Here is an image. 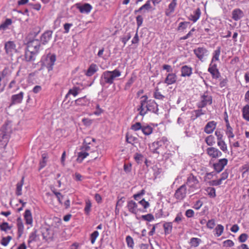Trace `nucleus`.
I'll list each match as a JSON object with an SVG mask.
<instances>
[{"label": "nucleus", "mask_w": 249, "mask_h": 249, "mask_svg": "<svg viewBox=\"0 0 249 249\" xmlns=\"http://www.w3.org/2000/svg\"><path fill=\"white\" fill-rule=\"evenodd\" d=\"M139 114L144 116L148 111L156 113L158 110V105L152 100H148L147 96H142L141 98L140 106L138 108Z\"/></svg>", "instance_id": "f257e3e1"}, {"label": "nucleus", "mask_w": 249, "mask_h": 249, "mask_svg": "<svg viewBox=\"0 0 249 249\" xmlns=\"http://www.w3.org/2000/svg\"><path fill=\"white\" fill-rule=\"evenodd\" d=\"M121 71L117 69H115L112 71H105L102 74L101 76V85L102 86H105L107 84H112L116 78L120 77L121 75Z\"/></svg>", "instance_id": "f03ea898"}, {"label": "nucleus", "mask_w": 249, "mask_h": 249, "mask_svg": "<svg viewBox=\"0 0 249 249\" xmlns=\"http://www.w3.org/2000/svg\"><path fill=\"white\" fill-rule=\"evenodd\" d=\"M186 186L188 187V192L192 193L200 188V183L196 177L192 174H190L187 178Z\"/></svg>", "instance_id": "7ed1b4c3"}, {"label": "nucleus", "mask_w": 249, "mask_h": 249, "mask_svg": "<svg viewBox=\"0 0 249 249\" xmlns=\"http://www.w3.org/2000/svg\"><path fill=\"white\" fill-rule=\"evenodd\" d=\"M167 142V138L162 137L157 141L153 142L149 145L150 151L153 153L161 154V149L164 146Z\"/></svg>", "instance_id": "20e7f679"}, {"label": "nucleus", "mask_w": 249, "mask_h": 249, "mask_svg": "<svg viewBox=\"0 0 249 249\" xmlns=\"http://www.w3.org/2000/svg\"><path fill=\"white\" fill-rule=\"evenodd\" d=\"M11 128L9 124H5L2 126L0 133V145L2 146L6 145L10 137Z\"/></svg>", "instance_id": "39448f33"}, {"label": "nucleus", "mask_w": 249, "mask_h": 249, "mask_svg": "<svg viewBox=\"0 0 249 249\" xmlns=\"http://www.w3.org/2000/svg\"><path fill=\"white\" fill-rule=\"evenodd\" d=\"M193 52L196 56L201 62H204L209 55V51L204 46H199L195 48Z\"/></svg>", "instance_id": "423d86ee"}, {"label": "nucleus", "mask_w": 249, "mask_h": 249, "mask_svg": "<svg viewBox=\"0 0 249 249\" xmlns=\"http://www.w3.org/2000/svg\"><path fill=\"white\" fill-rule=\"evenodd\" d=\"M213 102L212 96L207 91L205 92L200 97V101L197 103V106L201 108L208 105H211Z\"/></svg>", "instance_id": "0eeeda50"}, {"label": "nucleus", "mask_w": 249, "mask_h": 249, "mask_svg": "<svg viewBox=\"0 0 249 249\" xmlns=\"http://www.w3.org/2000/svg\"><path fill=\"white\" fill-rule=\"evenodd\" d=\"M206 152L211 159H218L222 156V153L220 150L213 146L208 147L206 149Z\"/></svg>", "instance_id": "6e6552de"}, {"label": "nucleus", "mask_w": 249, "mask_h": 249, "mask_svg": "<svg viewBox=\"0 0 249 249\" xmlns=\"http://www.w3.org/2000/svg\"><path fill=\"white\" fill-rule=\"evenodd\" d=\"M129 212L133 214H137L139 212H144L143 209L138 207V204L133 200L127 202L126 206Z\"/></svg>", "instance_id": "1a4fd4ad"}, {"label": "nucleus", "mask_w": 249, "mask_h": 249, "mask_svg": "<svg viewBox=\"0 0 249 249\" xmlns=\"http://www.w3.org/2000/svg\"><path fill=\"white\" fill-rule=\"evenodd\" d=\"M4 49L6 54L11 56L17 51L16 44L12 41H8L5 42Z\"/></svg>", "instance_id": "9d476101"}, {"label": "nucleus", "mask_w": 249, "mask_h": 249, "mask_svg": "<svg viewBox=\"0 0 249 249\" xmlns=\"http://www.w3.org/2000/svg\"><path fill=\"white\" fill-rule=\"evenodd\" d=\"M75 7L79 10V12L82 14H89L92 9V6L88 3L82 4L80 3H77L75 4Z\"/></svg>", "instance_id": "9b49d317"}, {"label": "nucleus", "mask_w": 249, "mask_h": 249, "mask_svg": "<svg viewBox=\"0 0 249 249\" xmlns=\"http://www.w3.org/2000/svg\"><path fill=\"white\" fill-rule=\"evenodd\" d=\"M208 71L211 73L213 79H218L220 76V72L217 69V65L215 63H210Z\"/></svg>", "instance_id": "f8f14e48"}, {"label": "nucleus", "mask_w": 249, "mask_h": 249, "mask_svg": "<svg viewBox=\"0 0 249 249\" xmlns=\"http://www.w3.org/2000/svg\"><path fill=\"white\" fill-rule=\"evenodd\" d=\"M186 186L185 184H183L176 190L175 196L178 200H182L186 196Z\"/></svg>", "instance_id": "ddd939ff"}, {"label": "nucleus", "mask_w": 249, "mask_h": 249, "mask_svg": "<svg viewBox=\"0 0 249 249\" xmlns=\"http://www.w3.org/2000/svg\"><path fill=\"white\" fill-rule=\"evenodd\" d=\"M41 232L43 238L46 241L52 239L55 232L51 228H43Z\"/></svg>", "instance_id": "4468645a"}, {"label": "nucleus", "mask_w": 249, "mask_h": 249, "mask_svg": "<svg viewBox=\"0 0 249 249\" xmlns=\"http://www.w3.org/2000/svg\"><path fill=\"white\" fill-rule=\"evenodd\" d=\"M228 160L226 158L219 160L217 162L213 164L214 170L218 173L222 171L224 167L227 164Z\"/></svg>", "instance_id": "2eb2a0df"}, {"label": "nucleus", "mask_w": 249, "mask_h": 249, "mask_svg": "<svg viewBox=\"0 0 249 249\" xmlns=\"http://www.w3.org/2000/svg\"><path fill=\"white\" fill-rule=\"evenodd\" d=\"M40 47V42L38 39H34L28 42L27 49L38 53Z\"/></svg>", "instance_id": "dca6fc26"}, {"label": "nucleus", "mask_w": 249, "mask_h": 249, "mask_svg": "<svg viewBox=\"0 0 249 249\" xmlns=\"http://www.w3.org/2000/svg\"><path fill=\"white\" fill-rule=\"evenodd\" d=\"M55 60V56L54 55H52L47 57L44 64L48 69V71L53 70Z\"/></svg>", "instance_id": "f3484780"}, {"label": "nucleus", "mask_w": 249, "mask_h": 249, "mask_svg": "<svg viewBox=\"0 0 249 249\" xmlns=\"http://www.w3.org/2000/svg\"><path fill=\"white\" fill-rule=\"evenodd\" d=\"M24 93L20 91L19 93L14 94L11 96V104L15 105L20 104L23 100Z\"/></svg>", "instance_id": "a211bd4d"}, {"label": "nucleus", "mask_w": 249, "mask_h": 249, "mask_svg": "<svg viewBox=\"0 0 249 249\" xmlns=\"http://www.w3.org/2000/svg\"><path fill=\"white\" fill-rule=\"evenodd\" d=\"M177 80V76L175 73H169L166 75L164 83L167 85L175 83Z\"/></svg>", "instance_id": "6ab92c4d"}, {"label": "nucleus", "mask_w": 249, "mask_h": 249, "mask_svg": "<svg viewBox=\"0 0 249 249\" xmlns=\"http://www.w3.org/2000/svg\"><path fill=\"white\" fill-rule=\"evenodd\" d=\"M37 53L33 50L27 49L25 53V58L27 61H34L36 59V57Z\"/></svg>", "instance_id": "aec40b11"}, {"label": "nucleus", "mask_w": 249, "mask_h": 249, "mask_svg": "<svg viewBox=\"0 0 249 249\" xmlns=\"http://www.w3.org/2000/svg\"><path fill=\"white\" fill-rule=\"evenodd\" d=\"M24 218L25 223L31 226H33V219L32 213L30 210H26L24 214Z\"/></svg>", "instance_id": "412c9836"}, {"label": "nucleus", "mask_w": 249, "mask_h": 249, "mask_svg": "<svg viewBox=\"0 0 249 249\" xmlns=\"http://www.w3.org/2000/svg\"><path fill=\"white\" fill-rule=\"evenodd\" d=\"M201 14L200 9L198 8L193 11V14L189 16L188 19L192 21L194 23H195L200 18Z\"/></svg>", "instance_id": "4be33fe9"}, {"label": "nucleus", "mask_w": 249, "mask_h": 249, "mask_svg": "<svg viewBox=\"0 0 249 249\" xmlns=\"http://www.w3.org/2000/svg\"><path fill=\"white\" fill-rule=\"evenodd\" d=\"M193 69L191 67L185 65L181 68V76L182 77H190L192 74Z\"/></svg>", "instance_id": "5701e85b"}, {"label": "nucleus", "mask_w": 249, "mask_h": 249, "mask_svg": "<svg viewBox=\"0 0 249 249\" xmlns=\"http://www.w3.org/2000/svg\"><path fill=\"white\" fill-rule=\"evenodd\" d=\"M216 125V123L213 121L208 122L204 128L205 132L207 134H211L213 133L215 128Z\"/></svg>", "instance_id": "b1692460"}, {"label": "nucleus", "mask_w": 249, "mask_h": 249, "mask_svg": "<svg viewBox=\"0 0 249 249\" xmlns=\"http://www.w3.org/2000/svg\"><path fill=\"white\" fill-rule=\"evenodd\" d=\"M52 31H47L41 36V41L43 44L45 45L50 41L52 38Z\"/></svg>", "instance_id": "393cba45"}, {"label": "nucleus", "mask_w": 249, "mask_h": 249, "mask_svg": "<svg viewBox=\"0 0 249 249\" xmlns=\"http://www.w3.org/2000/svg\"><path fill=\"white\" fill-rule=\"evenodd\" d=\"M244 16L243 11L240 9H235L232 12V18L235 21H237Z\"/></svg>", "instance_id": "a878e982"}, {"label": "nucleus", "mask_w": 249, "mask_h": 249, "mask_svg": "<svg viewBox=\"0 0 249 249\" xmlns=\"http://www.w3.org/2000/svg\"><path fill=\"white\" fill-rule=\"evenodd\" d=\"M98 70V68L97 65L95 64H91L87 71L85 72V74L87 76H91L93 75L96 72H97Z\"/></svg>", "instance_id": "bb28decb"}, {"label": "nucleus", "mask_w": 249, "mask_h": 249, "mask_svg": "<svg viewBox=\"0 0 249 249\" xmlns=\"http://www.w3.org/2000/svg\"><path fill=\"white\" fill-rule=\"evenodd\" d=\"M177 5V0H173L169 4L168 8L165 10V15L167 16H170L174 11L175 7Z\"/></svg>", "instance_id": "cd10ccee"}, {"label": "nucleus", "mask_w": 249, "mask_h": 249, "mask_svg": "<svg viewBox=\"0 0 249 249\" xmlns=\"http://www.w3.org/2000/svg\"><path fill=\"white\" fill-rule=\"evenodd\" d=\"M61 224V220L60 218L58 217H54L53 219V221L52 224L50 228H51L54 231V232H56L57 230L59 228Z\"/></svg>", "instance_id": "c85d7f7f"}, {"label": "nucleus", "mask_w": 249, "mask_h": 249, "mask_svg": "<svg viewBox=\"0 0 249 249\" xmlns=\"http://www.w3.org/2000/svg\"><path fill=\"white\" fill-rule=\"evenodd\" d=\"M24 177L22 178L21 180L16 184L15 194L17 196H20L22 194V187L24 184Z\"/></svg>", "instance_id": "c756f323"}, {"label": "nucleus", "mask_w": 249, "mask_h": 249, "mask_svg": "<svg viewBox=\"0 0 249 249\" xmlns=\"http://www.w3.org/2000/svg\"><path fill=\"white\" fill-rule=\"evenodd\" d=\"M220 53L221 48L220 47H217L213 53V57L211 62L215 63V61H219Z\"/></svg>", "instance_id": "7c9ffc66"}, {"label": "nucleus", "mask_w": 249, "mask_h": 249, "mask_svg": "<svg viewBox=\"0 0 249 249\" xmlns=\"http://www.w3.org/2000/svg\"><path fill=\"white\" fill-rule=\"evenodd\" d=\"M89 103V100L86 96L79 98L75 101V104L78 106H86Z\"/></svg>", "instance_id": "2f4dec72"}, {"label": "nucleus", "mask_w": 249, "mask_h": 249, "mask_svg": "<svg viewBox=\"0 0 249 249\" xmlns=\"http://www.w3.org/2000/svg\"><path fill=\"white\" fill-rule=\"evenodd\" d=\"M48 159V154L46 153H43L41 155V160L39 162V170L44 168L47 164Z\"/></svg>", "instance_id": "473e14b6"}, {"label": "nucleus", "mask_w": 249, "mask_h": 249, "mask_svg": "<svg viewBox=\"0 0 249 249\" xmlns=\"http://www.w3.org/2000/svg\"><path fill=\"white\" fill-rule=\"evenodd\" d=\"M217 146L219 147L220 149L224 153H228L227 144L224 141L222 140L217 142Z\"/></svg>", "instance_id": "72a5a7b5"}, {"label": "nucleus", "mask_w": 249, "mask_h": 249, "mask_svg": "<svg viewBox=\"0 0 249 249\" xmlns=\"http://www.w3.org/2000/svg\"><path fill=\"white\" fill-rule=\"evenodd\" d=\"M164 233L166 235L169 234L172 232L173 228L172 222H165L163 225Z\"/></svg>", "instance_id": "f704fd0d"}, {"label": "nucleus", "mask_w": 249, "mask_h": 249, "mask_svg": "<svg viewBox=\"0 0 249 249\" xmlns=\"http://www.w3.org/2000/svg\"><path fill=\"white\" fill-rule=\"evenodd\" d=\"M12 23L11 19L7 18L0 25V31H5L8 28V27Z\"/></svg>", "instance_id": "c9c22d12"}, {"label": "nucleus", "mask_w": 249, "mask_h": 249, "mask_svg": "<svg viewBox=\"0 0 249 249\" xmlns=\"http://www.w3.org/2000/svg\"><path fill=\"white\" fill-rule=\"evenodd\" d=\"M81 89L78 87H74L72 89H69L68 93L67 94L66 97H67L69 95H72L75 97L81 91Z\"/></svg>", "instance_id": "e433bc0d"}, {"label": "nucleus", "mask_w": 249, "mask_h": 249, "mask_svg": "<svg viewBox=\"0 0 249 249\" xmlns=\"http://www.w3.org/2000/svg\"><path fill=\"white\" fill-rule=\"evenodd\" d=\"M243 118L249 122V105H247L242 108Z\"/></svg>", "instance_id": "4c0bfd02"}, {"label": "nucleus", "mask_w": 249, "mask_h": 249, "mask_svg": "<svg viewBox=\"0 0 249 249\" xmlns=\"http://www.w3.org/2000/svg\"><path fill=\"white\" fill-rule=\"evenodd\" d=\"M201 242L202 241L200 238L193 237L190 239L189 244L191 247L196 248L197 247Z\"/></svg>", "instance_id": "58836bf2"}, {"label": "nucleus", "mask_w": 249, "mask_h": 249, "mask_svg": "<svg viewBox=\"0 0 249 249\" xmlns=\"http://www.w3.org/2000/svg\"><path fill=\"white\" fill-rule=\"evenodd\" d=\"M226 134L227 135L228 139H229V142L231 143V139L234 137L233 133V129L230 125H226V129L225 130Z\"/></svg>", "instance_id": "ea45409f"}, {"label": "nucleus", "mask_w": 249, "mask_h": 249, "mask_svg": "<svg viewBox=\"0 0 249 249\" xmlns=\"http://www.w3.org/2000/svg\"><path fill=\"white\" fill-rule=\"evenodd\" d=\"M141 130L144 135H149L153 132V128L149 125H143Z\"/></svg>", "instance_id": "a19ab883"}, {"label": "nucleus", "mask_w": 249, "mask_h": 249, "mask_svg": "<svg viewBox=\"0 0 249 249\" xmlns=\"http://www.w3.org/2000/svg\"><path fill=\"white\" fill-rule=\"evenodd\" d=\"M214 231V235L217 237H219L223 232L224 226L221 224H218L215 228Z\"/></svg>", "instance_id": "79ce46f5"}, {"label": "nucleus", "mask_w": 249, "mask_h": 249, "mask_svg": "<svg viewBox=\"0 0 249 249\" xmlns=\"http://www.w3.org/2000/svg\"><path fill=\"white\" fill-rule=\"evenodd\" d=\"M205 142L209 146H212L215 143V138L213 135H209L205 138Z\"/></svg>", "instance_id": "37998d69"}, {"label": "nucleus", "mask_w": 249, "mask_h": 249, "mask_svg": "<svg viewBox=\"0 0 249 249\" xmlns=\"http://www.w3.org/2000/svg\"><path fill=\"white\" fill-rule=\"evenodd\" d=\"M89 153L86 151H82L78 154L77 161L78 162H82V161L89 155Z\"/></svg>", "instance_id": "c03bdc74"}, {"label": "nucleus", "mask_w": 249, "mask_h": 249, "mask_svg": "<svg viewBox=\"0 0 249 249\" xmlns=\"http://www.w3.org/2000/svg\"><path fill=\"white\" fill-rule=\"evenodd\" d=\"M151 8V3H150V0H147L146 3L142 6L138 10H136L135 12H139L145 9L146 10H149Z\"/></svg>", "instance_id": "a18cd8bd"}, {"label": "nucleus", "mask_w": 249, "mask_h": 249, "mask_svg": "<svg viewBox=\"0 0 249 249\" xmlns=\"http://www.w3.org/2000/svg\"><path fill=\"white\" fill-rule=\"evenodd\" d=\"M184 219L183 214L181 213H178L177 214L175 219L173 221V223H176L177 224H180L182 220Z\"/></svg>", "instance_id": "49530a36"}, {"label": "nucleus", "mask_w": 249, "mask_h": 249, "mask_svg": "<svg viewBox=\"0 0 249 249\" xmlns=\"http://www.w3.org/2000/svg\"><path fill=\"white\" fill-rule=\"evenodd\" d=\"M12 227L9 226L7 222H4L0 225V230L5 232H7L11 230Z\"/></svg>", "instance_id": "de8ad7c7"}, {"label": "nucleus", "mask_w": 249, "mask_h": 249, "mask_svg": "<svg viewBox=\"0 0 249 249\" xmlns=\"http://www.w3.org/2000/svg\"><path fill=\"white\" fill-rule=\"evenodd\" d=\"M36 238L37 235L36 231L31 232L28 240V243L30 244L33 242L36 241Z\"/></svg>", "instance_id": "09e8293b"}, {"label": "nucleus", "mask_w": 249, "mask_h": 249, "mask_svg": "<svg viewBox=\"0 0 249 249\" xmlns=\"http://www.w3.org/2000/svg\"><path fill=\"white\" fill-rule=\"evenodd\" d=\"M126 242L127 245V247L133 249L134 246V243L133 238L129 235H128L126 237Z\"/></svg>", "instance_id": "8fccbe9b"}, {"label": "nucleus", "mask_w": 249, "mask_h": 249, "mask_svg": "<svg viewBox=\"0 0 249 249\" xmlns=\"http://www.w3.org/2000/svg\"><path fill=\"white\" fill-rule=\"evenodd\" d=\"M99 233L98 231H95L93 232L90 235V241L92 244H94L96 238L98 237Z\"/></svg>", "instance_id": "3c124183"}, {"label": "nucleus", "mask_w": 249, "mask_h": 249, "mask_svg": "<svg viewBox=\"0 0 249 249\" xmlns=\"http://www.w3.org/2000/svg\"><path fill=\"white\" fill-rule=\"evenodd\" d=\"M142 125L140 123L137 122L131 125V129L134 131H137L139 130H142Z\"/></svg>", "instance_id": "603ef678"}, {"label": "nucleus", "mask_w": 249, "mask_h": 249, "mask_svg": "<svg viewBox=\"0 0 249 249\" xmlns=\"http://www.w3.org/2000/svg\"><path fill=\"white\" fill-rule=\"evenodd\" d=\"M91 207V203L89 200H87L86 202V206L84 209V211L85 213L87 214H89L90 211V208Z\"/></svg>", "instance_id": "864d4df0"}, {"label": "nucleus", "mask_w": 249, "mask_h": 249, "mask_svg": "<svg viewBox=\"0 0 249 249\" xmlns=\"http://www.w3.org/2000/svg\"><path fill=\"white\" fill-rule=\"evenodd\" d=\"M11 239L12 237L10 236L3 237L1 240V244L3 246H6Z\"/></svg>", "instance_id": "5fc2aeb1"}, {"label": "nucleus", "mask_w": 249, "mask_h": 249, "mask_svg": "<svg viewBox=\"0 0 249 249\" xmlns=\"http://www.w3.org/2000/svg\"><path fill=\"white\" fill-rule=\"evenodd\" d=\"M142 218L143 220L147 221H151L154 219V216L150 213L146 215H142Z\"/></svg>", "instance_id": "6e6d98bb"}, {"label": "nucleus", "mask_w": 249, "mask_h": 249, "mask_svg": "<svg viewBox=\"0 0 249 249\" xmlns=\"http://www.w3.org/2000/svg\"><path fill=\"white\" fill-rule=\"evenodd\" d=\"M131 37L130 33H127L126 35L124 36L121 38V41L124 43V46H125L127 41H128Z\"/></svg>", "instance_id": "4d7b16f0"}, {"label": "nucleus", "mask_w": 249, "mask_h": 249, "mask_svg": "<svg viewBox=\"0 0 249 249\" xmlns=\"http://www.w3.org/2000/svg\"><path fill=\"white\" fill-rule=\"evenodd\" d=\"M188 24H189V22L187 21L180 22L178 28V30H184L187 28V25Z\"/></svg>", "instance_id": "13d9d810"}, {"label": "nucleus", "mask_w": 249, "mask_h": 249, "mask_svg": "<svg viewBox=\"0 0 249 249\" xmlns=\"http://www.w3.org/2000/svg\"><path fill=\"white\" fill-rule=\"evenodd\" d=\"M138 204L142 206L144 209H146L149 207V203L148 202L145 201L144 199L140 200Z\"/></svg>", "instance_id": "bf43d9fd"}, {"label": "nucleus", "mask_w": 249, "mask_h": 249, "mask_svg": "<svg viewBox=\"0 0 249 249\" xmlns=\"http://www.w3.org/2000/svg\"><path fill=\"white\" fill-rule=\"evenodd\" d=\"M17 226L18 228V230L19 231H22L24 229L23 224L21 221L20 218H18L17 220Z\"/></svg>", "instance_id": "052dcab7"}, {"label": "nucleus", "mask_w": 249, "mask_h": 249, "mask_svg": "<svg viewBox=\"0 0 249 249\" xmlns=\"http://www.w3.org/2000/svg\"><path fill=\"white\" fill-rule=\"evenodd\" d=\"M134 159L138 163H140L142 160L143 156L141 154L136 153L134 156Z\"/></svg>", "instance_id": "680f3d73"}, {"label": "nucleus", "mask_w": 249, "mask_h": 249, "mask_svg": "<svg viewBox=\"0 0 249 249\" xmlns=\"http://www.w3.org/2000/svg\"><path fill=\"white\" fill-rule=\"evenodd\" d=\"M215 225V221L213 219L208 220L207 223V227L210 229H213L214 228Z\"/></svg>", "instance_id": "e2e57ef3"}, {"label": "nucleus", "mask_w": 249, "mask_h": 249, "mask_svg": "<svg viewBox=\"0 0 249 249\" xmlns=\"http://www.w3.org/2000/svg\"><path fill=\"white\" fill-rule=\"evenodd\" d=\"M234 242L231 240H227L223 242V246L226 247H231L234 246Z\"/></svg>", "instance_id": "0e129e2a"}, {"label": "nucleus", "mask_w": 249, "mask_h": 249, "mask_svg": "<svg viewBox=\"0 0 249 249\" xmlns=\"http://www.w3.org/2000/svg\"><path fill=\"white\" fill-rule=\"evenodd\" d=\"M154 96L156 99L160 100H162L164 98V96L158 90L155 91Z\"/></svg>", "instance_id": "69168bd1"}, {"label": "nucleus", "mask_w": 249, "mask_h": 249, "mask_svg": "<svg viewBox=\"0 0 249 249\" xmlns=\"http://www.w3.org/2000/svg\"><path fill=\"white\" fill-rule=\"evenodd\" d=\"M134 81V80L133 79V78H130L126 83L124 87V89L125 90L128 89L131 86L132 84L133 83Z\"/></svg>", "instance_id": "338daca9"}, {"label": "nucleus", "mask_w": 249, "mask_h": 249, "mask_svg": "<svg viewBox=\"0 0 249 249\" xmlns=\"http://www.w3.org/2000/svg\"><path fill=\"white\" fill-rule=\"evenodd\" d=\"M95 108L96 110L94 112V114L97 116L100 115L103 112V109L100 107L98 104L96 105Z\"/></svg>", "instance_id": "774afa93"}]
</instances>
